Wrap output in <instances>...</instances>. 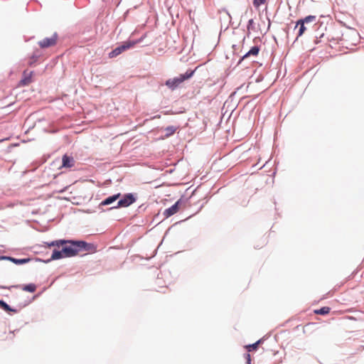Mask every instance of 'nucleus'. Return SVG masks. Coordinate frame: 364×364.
<instances>
[{"label":"nucleus","mask_w":364,"mask_h":364,"mask_svg":"<svg viewBox=\"0 0 364 364\" xmlns=\"http://www.w3.org/2000/svg\"><path fill=\"white\" fill-rule=\"evenodd\" d=\"M65 241L66 244H64V247L69 257H75L82 251L95 252L96 249L94 244L84 240H66Z\"/></svg>","instance_id":"obj_1"},{"label":"nucleus","mask_w":364,"mask_h":364,"mask_svg":"<svg viewBox=\"0 0 364 364\" xmlns=\"http://www.w3.org/2000/svg\"><path fill=\"white\" fill-rule=\"evenodd\" d=\"M196 70V68L194 70L188 69L185 73L181 74L179 76L175 77L173 78L168 79L165 82V85L171 90H176L182 82L191 78L194 75Z\"/></svg>","instance_id":"obj_2"},{"label":"nucleus","mask_w":364,"mask_h":364,"mask_svg":"<svg viewBox=\"0 0 364 364\" xmlns=\"http://www.w3.org/2000/svg\"><path fill=\"white\" fill-rule=\"evenodd\" d=\"M137 200V194L135 193H128L124 194L121 198L118 199V202L116 205L111 207L108 210H112L120 208H127L129 205L134 203Z\"/></svg>","instance_id":"obj_3"},{"label":"nucleus","mask_w":364,"mask_h":364,"mask_svg":"<svg viewBox=\"0 0 364 364\" xmlns=\"http://www.w3.org/2000/svg\"><path fill=\"white\" fill-rule=\"evenodd\" d=\"M140 42L141 39L128 40L127 41L122 42V44L117 46L111 52H109L108 55L110 58H115L120 55L122 53L124 52L125 50L133 48L137 43Z\"/></svg>","instance_id":"obj_4"},{"label":"nucleus","mask_w":364,"mask_h":364,"mask_svg":"<svg viewBox=\"0 0 364 364\" xmlns=\"http://www.w3.org/2000/svg\"><path fill=\"white\" fill-rule=\"evenodd\" d=\"M58 38V35L56 32H55L51 37H46L44 38L43 40L38 41V46L41 48H47L53 46L56 44Z\"/></svg>","instance_id":"obj_5"},{"label":"nucleus","mask_w":364,"mask_h":364,"mask_svg":"<svg viewBox=\"0 0 364 364\" xmlns=\"http://www.w3.org/2000/svg\"><path fill=\"white\" fill-rule=\"evenodd\" d=\"M182 203V198L178 199L173 205H172L171 207L166 208L164 212V215L165 218H169L176 213Z\"/></svg>","instance_id":"obj_6"},{"label":"nucleus","mask_w":364,"mask_h":364,"mask_svg":"<svg viewBox=\"0 0 364 364\" xmlns=\"http://www.w3.org/2000/svg\"><path fill=\"white\" fill-rule=\"evenodd\" d=\"M0 288H1V289H11V288L19 289V288H21L22 290H23L25 291L33 293V292H35L36 290V285L35 284L30 283V284H23V285H21V284L12 285L10 287L2 286Z\"/></svg>","instance_id":"obj_7"},{"label":"nucleus","mask_w":364,"mask_h":364,"mask_svg":"<svg viewBox=\"0 0 364 364\" xmlns=\"http://www.w3.org/2000/svg\"><path fill=\"white\" fill-rule=\"evenodd\" d=\"M0 260H8L13 262L15 264L21 265L28 263L31 260V259L29 257L18 259L11 256H0Z\"/></svg>","instance_id":"obj_8"},{"label":"nucleus","mask_w":364,"mask_h":364,"mask_svg":"<svg viewBox=\"0 0 364 364\" xmlns=\"http://www.w3.org/2000/svg\"><path fill=\"white\" fill-rule=\"evenodd\" d=\"M121 197V193H117L116 194H114L112 196H108L107 198H105L103 200L101 201V203L99 204V209H102V206H106L112 204L116 200H117Z\"/></svg>","instance_id":"obj_9"},{"label":"nucleus","mask_w":364,"mask_h":364,"mask_svg":"<svg viewBox=\"0 0 364 364\" xmlns=\"http://www.w3.org/2000/svg\"><path fill=\"white\" fill-rule=\"evenodd\" d=\"M260 50V48L259 46H252L249 51H247L239 60L238 64L241 63V62L251 55L257 56Z\"/></svg>","instance_id":"obj_10"},{"label":"nucleus","mask_w":364,"mask_h":364,"mask_svg":"<svg viewBox=\"0 0 364 364\" xmlns=\"http://www.w3.org/2000/svg\"><path fill=\"white\" fill-rule=\"evenodd\" d=\"M75 166V160L73 156L65 154L62 159V167L72 168Z\"/></svg>","instance_id":"obj_11"},{"label":"nucleus","mask_w":364,"mask_h":364,"mask_svg":"<svg viewBox=\"0 0 364 364\" xmlns=\"http://www.w3.org/2000/svg\"><path fill=\"white\" fill-rule=\"evenodd\" d=\"M64 258V257L63 256V255L61 254L60 251L59 250H57V249H54L53 250V252H52V255H51V257L50 258L46 259V260H43V259H38V260L39 261H42L45 263H48L53 260H58V259H63Z\"/></svg>","instance_id":"obj_12"},{"label":"nucleus","mask_w":364,"mask_h":364,"mask_svg":"<svg viewBox=\"0 0 364 364\" xmlns=\"http://www.w3.org/2000/svg\"><path fill=\"white\" fill-rule=\"evenodd\" d=\"M0 308L7 313H18V309L11 307L6 301L0 299Z\"/></svg>","instance_id":"obj_13"},{"label":"nucleus","mask_w":364,"mask_h":364,"mask_svg":"<svg viewBox=\"0 0 364 364\" xmlns=\"http://www.w3.org/2000/svg\"><path fill=\"white\" fill-rule=\"evenodd\" d=\"M297 27H299V30H298V33H297L296 40H297L299 37L301 36L304 33L305 31L306 30V27L305 26V24L303 23H301L299 20H298L296 21L294 29H296Z\"/></svg>","instance_id":"obj_14"},{"label":"nucleus","mask_w":364,"mask_h":364,"mask_svg":"<svg viewBox=\"0 0 364 364\" xmlns=\"http://www.w3.org/2000/svg\"><path fill=\"white\" fill-rule=\"evenodd\" d=\"M66 240L65 239H60V240H53L50 242H45L47 247H62L64 244H66Z\"/></svg>","instance_id":"obj_15"},{"label":"nucleus","mask_w":364,"mask_h":364,"mask_svg":"<svg viewBox=\"0 0 364 364\" xmlns=\"http://www.w3.org/2000/svg\"><path fill=\"white\" fill-rule=\"evenodd\" d=\"M33 72L31 71L28 74L26 73V71L23 72V78L21 80V84L23 85H27L30 82H31V77Z\"/></svg>","instance_id":"obj_16"},{"label":"nucleus","mask_w":364,"mask_h":364,"mask_svg":"<svg viewBox=\"0 0 364 364\" xmlns=\"http://www.w3.org/2000/svg\"><path fill=\"white\" fill-rule=\"evenodd\" d=\"M41 56V53L40 50H37L34 51L31 57L29 62H28V65L30 66L34 65V64L37 62V60H38V58Z\"/></svg>","instance_id":"obj_17"},{"label":"nucleus","mask_w":364,"mask_h":364,"mask_svg":"<svg viewBox=\"0 0 364 364\" xmlns=\"http://www.w3.org/2000/svg\"><path fill=\"white\" fill-rule=\"evenodd\" d=\"M262 339H259L254 343L247 345L245 348L247 349V352L255 351L258 348L259 345L262 343Z\"/></svg>","instance_id":"obj_18"},{"label":"nucleus","mask_w":364,"mask_h":364,"mask_svg":"<svg viewBox=\"0 0 364 364\" xmlns=\"http://www.w3.org/2000/svg\"><path fill=\"white\" fill-rule=\"evenodd\" d=\"M177 127L174 126H168L164 129L165 131V138H168L171 136H172L176 131Z\"/></svg>","instance_id":"obj_19"},{"label":"nucleus","mask_w":364,"mask_h":364,"mask_svg":"<svg viewBox=\"0 0 364 364\" xmlns=\"http://www.w3.org/2000/svg\"><path fill=\"white\" fill-rule=\"evenodd\" d=\"M331 308L328 306H323L319 309L314 310V313L318 315H326L330 312Z\"/></svg>","instance_id":"obj_20"},{"label":"nucleus","mask_w":364,"mask_h":364,"mask_svg":"<svg viewBox=\"0 0 364 364\" xmlns=\"http://www.w3.org/2000/svg\"><path fill=\"white\" fill-rule=\"evenodd\" d=\"M316 16H313V15H309L304 18H300L299 19L301 23H310V22H313L314 21H316Z\"/></svg>","instance_id":"obj_21"},{"label":"nucleus","mask_w":364,"mask_h":364,"mask_svg":"<svg viewBox=\"0 0 364 364\" xmlns=\"http://www.w3.org/2000/svg\"><path fill=\"white\" fill-rule=\"evenodd\" d=\"M247 29L248 31L247 36H249L250 31L254 29V20L252 18L248 21Z\"/></svg>","instance_id":"obj_22"},{"label":"nucleus","mask_w":364,"mask_h":364,"mask_svg":"<svg viewBox=\"0 0 364 364\" xmlns=\"http://www.w3.org/2000/svg\"><path fill=\"white\" fill-rule=\"evenodd\" d=\"M267 0H253V6L255 8H259L261 5L264 4Z\"/></svg>","instance_id":"obj_23"},{"label":"nucleus","mask_w":364,"mask_h":364,"mask_svg":"<svg viewBox=\"0 0 364 364\" xmlns=\"http://www.w3.org/2000/svg\"><path fill=\"white\" fill-rule=\"evenodd\" d=\"M59 250L60 251V252L63 255V256L64 257V258L69 257V256L66 252L65 247H64V245L62 246L61 250Z\"/></svg>","instance_id":"obj_24"},{"label":"nucleus","mask_w":364,"mask_h":364,"mask_svg":"<svg viewBox=\"0 0 364 364\" xmlns=\"http://www.w3.org/2000/svg\"><path fill=\"white\" fill-rule=\"evenodd\" d=\"M244 356H245V358L246 360L247 364H251V356H250V354L249 353H245Z\"/></svg>","instance_id":"obj_25"},{"label":"nucleus","mask_w":364,"mask_h":364,"mask_svg":"<svg viewBox=\"0 0 364 364\" xmlns=\"http://www.w3.org/2000/svg\"><path fill=\"white\" fill-rule=\"evenodd\" d=\"M324 36V33H321L319 36H316V39L314 41L316 44H318L321 42V38H323Z\"/></svg>","instance_id":"obj_26"},{"label":"nucleus","mask_w":364,"mask_h":364,"mask_svg":"<svg viewBox=\"0 0 364 364\" xmlns=\"http://www.w3.org/2000/svg\"><path fill=\"white\" fill-rule=\"evenodd\" d=\"M225 13H226V15L228 16V18L230 19V21L231 20V16L230 14H229V12L228 11L225 10Z\"/></svg>","instance_id":"obj_27"},{"label":"nucleus","mask_w":364,"mask_h":364,"mask_svg":"<svg viewBox=\"0 0 364 364\" xmlns=\"http://www.w3.org/2000/svg\"><path fill=\"white\" fill-rule=\"evenodd\" d=\"M28 304V303H25L21 307L26 306Z\"/></svg>","instance_id":"obj_28"}]
</instances>
